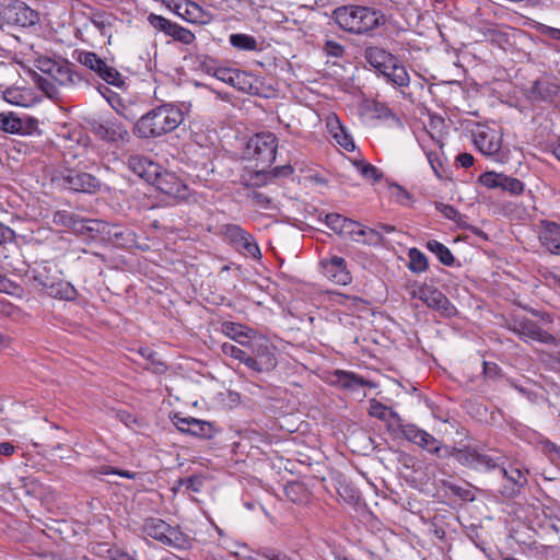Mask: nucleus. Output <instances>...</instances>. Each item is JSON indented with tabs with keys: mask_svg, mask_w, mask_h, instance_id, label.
Returning <instances> with one entry per match:
<instances>
[{
	"mask_svg": "<svg viewBox=\"0 0 560 560\" xmlns=\"http://www.w3.org/2000/svg\"><path fill=\"white\" fill-rule=\"evenodd\" d=\"M221 350H222L223 354L244 363L248 368L247 359H248L249 353H247L245 350H243L230 342H224L221 346Z\"/></svg>",
	"mask_w": 560,
	"mask_h": 560,
	"instance_id": "obj_44",
	"label": "nucleus"
},
{
	"mask_svg": "<svg viewBox=\"0 0 560 560\" xmlns=\"http://www.w3.org/2000/svg\"><path fill=\"white\" fill-rule=\"evenodd\" d=\"M187 430L188 434L202 439H212L217 433L212 422L199 420L196 418H191L190 429Z\"/></svg>",
	"mask_w": 560,
	"mask_h": 560,
	"instance_id": "obj_35",
	"label": "nucleus"
},
{
	"mask_svg": "<svg viewBox=\"0 0 560 560\" xmlns=\"http://www.w3.org/2000/svg\"><path fill=\"white\" fill-rule=\"evenodd\" d=\"M221 330L228 338L244 347H246L249 340L256 335L254 329L234 322H224L221 326Z\"/></svg>",
	"mask_w": 560,
	"mask_h": 560,
	"instance_id": "obj_30",
	"label": "nucleus"
},
{
	"mask_svg": "<svg viewBox=\"0 0 560 560\" xmlns=\"http://www.w3.org/2000/svg\"><path fill=\"white\" fill-rule=\"evenodd\" d=\"M190 421H191V417L182 418V417L175 416L174 419H173V422H174L175 427L180 432H184V433H188L187 429H190Z\"/></svg>",
	"mask_w": 560,
	"mask_h": 560,
	"instance_id": "obj_54",
	"label": "nucleus"
},
{
	"mask_svg": "<svg viewBox=\"0 0 560 560\" xmlns=\"http://www.w3.org/2000/svg\"><path fill=\"white\" fill-rule=\"evenodd\" d=\"M401 433L404 438L425 450L429 453L439 455L442 450V443L438 439H435L432 434L427 432L425 430L420 429L416 424H401L400 425Z\"/></svg>",
	"mask_w": 560,
	"mask_h": 560,
	"instance_id": "obj_16",
	"label": "nucleus"
},
{
	"mask_svg": "<svg viewBox=\"0 0 560 560\" xmlns=\"http://www.w3.org/2000/svg\"><path fill=\"white\" fill-rule=\"evenodd\" d=\"M448 455L453 456L460 465L476 470L490 471L500 466V456L493 457L480 453L476 447H454Z\"/></svg>",
	"mask_w": 560,
	"mask_h": 560,
	"instance_id": "obj_8",
	"label": "nucleus"
},
{
	"mask_svg": "<svg viewBox=\"0 0 560 560\" xmlns=\"http://www.w3.org/2000/svg\"><path fill=\"white\" fill-rule=\"evenodd\" d=\"M336 382L337 384L346 389L355 390L360 387L366 386L370 383L365 381L364 378L358 376L357 374L352 372L347 371H336Z\"/></svg>",
	"mask_w": 560,
	"mask_h": 560,
	"instance_id": "obj_33",
	"label": "nucleus"
},
{
	"mask_svg": "<svg viewBox=\"0 0 560 560\" xmlns=\"http://www.w3.org/2000/svg\"><path fill=\"white\" fill-rule=\"evenodd\" d=\"M78 61L84 67L89 68L93 72L100 70V67L104 66V60L100 58L95 52L82 51L79 54Z\"/></svg>",
	"mask_w": 560,
	"mask_h": 560,
	"instance_id": "obj_42",
	"label": "nucleus"
},
{
	"mask_svg": "<svg viewBox=\"0 0 560 560\" xmlns=\"http://www.w3.org/2000/svg\"><path fill=\"white\" fill-rule=\"evenodd\" d=\"M95 73L107 84L120 88L125 83L120 72L114 67L108 66L105 61L104 66L100 67V70H96Z\"/></svg>",
	"mask_w": 560,
	"mask_h": 560,
	"instance_id": "obj_37",
	"label": "nucleus"
},
{
	"mask_svg": "<svg viewBox=\"0 0 560 560\" xmlns=\"http://www.w3.org/2000/svg\"><path fill=\"white\" fill-rule=\"evenodd\" d=\"M500 459H502V457H500ZM498 468L501 469L503 477L511 483L501 489V494L505 498L516 497L528 482V470L515 466L505 468L502 460H500V466Z\"/></svg>",
	"mask_w": 560,
	"mask_h": 560,
	"instance_id": "obj_20",
	"label": "nucleus"
},
{
	"mask_svg": "<svg viewBox=\"0 0 560 560\" xmlns=\"http://www.w3.org/2000/svg\"><path fill=\"white\" fill-rule=\"evenodd\" d=\"M36 67L42 71L37 80L40 90L50 98L59 93V88L74 83V73L69 65L57 62L50 58H38Z\"/></svg>",
	"mask_w": 560,
	"mask_h": 560,
	"instance_id": "obj_4",
	"label": "nucleus"
},
{
	"mask_svg": "<svg viewBox=\"0 0 560 560\" xmlns=\"http://www.w3.org/2000/svg\"><path fill=\"white\" fill-rule=\"evenodd\" d=\"M250 351L248 354V369L257 373L272 371L277 366V358L273 348L264 336L255 335L246 346Z\"/></svg>",
	"mask_w": 560,
	"mask_h": 560,
	"instance_id": "obj_6",
	"label": "nucleus"
},
{
	"mask_svg": "<svg viewBox=\"0 0 560 560\" xmlns=\"http://www.w3.org/2000/svg\"><path fill=\"white\" fill-rule=\"evenodd\" d=\"M427 158L436 177L443 178L439 170L442 166V163L439 161V159L431 152L427 154Z\"/></svg>",
	"mask_w": 560,
	"mask_h": 560,
	"instance_id": "obj_57",
	"label": "nucleus"
},
{
	"mask_svg": "<svg viewBox=\"0 0 560 560\" xmlns=\"http://www.w3.org/2000/svg\"><path fill=\"white\" fill-rule=\"evenodd\" d=\"M3 100L11 105L28 107L34 102V95L28 89L12 86L3 91Z\"/></svg>",
	"mask_w": 560,
	"mask_h": 560,
	"instance_id": "obj_32",
	"label": "nucleus"
},
{
	"mask_svg": "<svg viewBox=\"0 0 560 560\" xmlns=\"http://www.w3.org/2000/svg\"><path fill=\"white\" fill-rule=\"evenodd\" d=\"M116 468L112 466H101L95 470L97 475H115Z\"/></svg>",
	"mask_w": 560,
	"mask_h": 560,
	"instance_id": "obj_62",
	"label": "nucleus"
},
{
	"mask_svg": "<svg viewBox=\"0 0 560 560\" xmlns=\"http://www.w3.org/2000/svg\"><path fill=\"white\" fill-rule=\"evenodd\" d=\"M119 417H120V420H121V421H122L127 427H130V425H131V423H135V422H136V419H135L131 415H129V413H127V412H122V413H120V415H119Z\"/></svg>",
	"mask_w": 560,
	"mask_h": 560,
	"instance_id": "obj_63",
	"label": "nucleus"
},
{
	"mask_svg": "<svg viewBox=\"0 0 560 560\" xmlns=\"http://www.w3.org/2000/svg\"><path fill=\"white\" fill-rule=\"evenodd\" d=\"M546 34L552 39L560 40V30L555 27H548Z\"/></svg>",
	"mask_w": 560,
	"mask_h": 560,
	"instance_id": "obj_64",
	"label": "nucleus"
},
{
	"mask_svg": "<svg viewBox=\"0 0 560 560\" xmlns=\"http://www.w3.org/2000/svg\"><path fill=\"white\" fill-rule=\"evenodd\" d=\"M54 223L62 226H69L80 233L89 232L92 233L97 231L98 222L93 220H79L75 219L70 212L61 210L54 213Z\"/></svg>",
	"mask_w": 560,
	"mask_h": 560,
	"instance_id": "obj_28",
	"label": "nucleus"
},
{
	"mask_svg": "<svg viewBox=\"0 0 560 560\" xmlns=\"http://www.w3.org/2000/svg\"><path fill=\"white\" fill-rule=\"evenodd\" d=\"M393 189H394L393 195L395 196V198L397 199L398 202L406 203L407 201L410 200L409 192L404 190L400 186L395 185V186H393Z\"/></svg>",
	"mask_w": 560,
	"mask_h": 560,
	"instance_id": "obj_55",
	"label": "nucleus"
},
{
	"mask_svg": "<svg viewBox=\"0 0 560 560\" xmlns=\"http://www.w3.org/2000/svg\"><path fill=\"white\" fill-rule=\"evenodd\" d=\"M342 236L350 238L353 242L363 243V244H378L382 241V235L380 232L363 226L361 223L349 220L346 225V231Z\"/></svg>",
	"mask_w": 560,
	"mask_h": 560,
	"instance_id": "obj_23",
	"label": "nucleus"
},
{
	"mask_svg": "<svg viewBox=\"0 0 560 560\" xmlns=\"http://www.w3.org/2000/svg\"><path fill=\"white\" fill-rule=\"evenodd\" d=\"M320 266L323 275L336 284L347 285L352 280L343 257L331 256L330 258L323 259Z\"/></svg>",
	"mask_w": 560,
	"mask_h": 560,
	"instance_id": "obj_18",
	"label": "nucleus"
},
{
	"mask_svg": "<svg viewBox=\"0 0 560 560\" xmlns=\"http://www.w3.org/2000/svg\"><path fill=\"white\" fill-rule=\"evenodd\" d=\"M98 92L118 115L130 121L137 119L138 112H136L133 104L126 102L122 97L109 90L107 86L100 85Z\"/></svg>",
	"mask_w": 560,
	"mask_h": 560,
	"instance_id": "obj_24",
	"label": "nucleus"
},
{
	"mask_svg": "<svg viewBox=\"0 0 560 560\" xmlns=\"http://www.w3.org/2000/svg\"><path fill=\"white\" fill-rule=\"evenodd\" d=\"M352 164L357 172L368 180L378 182L382 178L380 170L364 160H353Z\"/></svg>",
	"mask_w": 560,
	"mask_h": 560,
	"instance_id": "obj_38",
	"label": "nucleus"
},
{
	"mask_svg": "<svg viewBox=\"0 0 560 560\" xmlns=\"http://www.w3.org/2000/svg\"><path fill=\"white\" fill-rule=\"evenodd\" d=\"M15 453V446L10 442L0 443V454L4 456H11Z\"/></svg>",
	"mask_w": 560,
	"mask_h": 560,
	"instance_id": "obj_59",
	"label": "nucleus"
},
{
	"mask_svg": "<svg viewBox=\"0 0 560 560\" xmlns=\"http://www.w3.org/2000/svg\"><path fill=\"white\" fill-rule=\"evenodd\" d=\"M478 183L488 189H501L511 196H520L525 189L524 183L518 178L494 171L485 172L479 175Z\"/></svg>",
	"mask_w": 560,
	"mask_h": 560,
	"instance_id": "obj_14",
	"label": "nucleus"
},
{
	"mask_svg": "<svg viewBox=\"0 0 560 560\" xmlns=\"http://www.w3.org/2000/svg\"><path fill=\"white\" fill-rule=\"evenodd\" d=\"M544 450L548 454H556L560 458V446L556 445L555 443L547 442L544 446Z\"/></svg>",
	"mask_w": 560,
	"mask_h": 560,
	"instance_id": "obj_60",
	"label": "nucleus"
},
{
	"mask_svg": "<svg viewBox=\"0 0 560 560\" xmlns=\"http://www.w3.org/2000/svg\"><path fill=\"white\" fill-rule=\"evenodd\" d=\"M22 120L12 113H0V129L9 133L22 132Z\"/></svg>",
	"mask_w": 560,
	"mask_h": 560,
	"instance_id": "obj_40",
	"label": "nucleus"
},
{
	"mask_svg": "<svg viewBox=\"0 0 560 560\" xmlns=\"http://www.w3.org/2000/svg\"><path fill=\"white\" fill-rule=\"evenodd\" d=\"M142 530L145 535L160 541L164 546L179 548L184 544L182 533L158 517L145 518Z\"/></svg>",
	"mask_w": 560,
	"mask_h": 560,
	"instance_id": "obj_9",
	"label": "nucleus"
},
{
	"mask_svg": "<svg viewBox=\"0 0 560 560\" xmlns=\"http://www.w3.org/2000/svg\"><path fill=\"white\" fill-rule=\"evenodd\" d=\"M0 14L11 24L30 27L38 23V13L25 2L19 0H3Z\"/></svg>",
	"mask_w": 560,
	"mask_h": 560,
	"instance_id": "obj_10",
	"label": "nucleus"
},
{
	"mask_svg": "<svg viewBox=\"0 0 560 560\" xmlns=\"http://www.w3.org/2000/svg\"><path fill=\"white\" fill-rule=\"evenodd\" d=\"M161 192L184 201L188 200L190 192L188 186L175 173L164 171L160 166V172L150 183Z\"/></svg>",
	"mask_w": 560,
	"mask_h": 560,
	"instance_id": "obj_12",
	"label": "nucleus"
},
{
	"mask_svg": "<svg viewBox=\"0 0 560 560\" xmlns=\"http://www.w3.org/2000/svg\"><path fill=\"white\" fill-rule=\"evenodd\" d=\"M182 110L171 104L158 106L142 115L136 122L135 135L153 139L174 131L183 122Z\"/></svg>",
	"mask_w": 560,
	"mask_h": 560,
	"instance_id": "obj_1",
	"label": "nucleus"
},
{
	"mask_svg": "<svg viewBox=\"0 0 560 560\" xmlns=\"http://www.w3.org/2000/svg\"><path fill=\"white\" fill-rule=\"evenodd\" d=\"M408 268L415 273H422L428 270L429 262L427 256L418 248L412 247L408 250Z\"/></svg>",
	"mask_w": 560,
	"mask_h": 560,
	"instance_id": "obj_36",
	"label": "nucleus"
},
{
	"mask_svg": "<svg viewBox=\"0 0 560 560\" xmlns=\"http://www.w3.org/2000/svg\"><path fill=\"white\" fill-rule=\"evenodd\" d=\"M435 208L448 220H457L458 211L450 205L436 203Z\"/></svg>",
	"mask_w": 560,
	"mask_h": 560,
	"instance_id": "obj_50",
	"label": "nucleus"
},
{
	"mask_svg": "<svg viewBox=\"0 0 560 560\" xmlns=\"http://www.w3.org/2000/svg\"><path fill=\"white\" fill-rule=\"evenodd\" d=\"M177 482L178 487H184L190 492H199L202 487V479L198 476L182 478Z\"/></svg>",
	"mask_w": 560,
	"mask_h": 560,
	"instance_id": "obj_47",
	"label": "nucleus"
},
{
	"mask_svg": "<svg viewBox=\"0 0 560 560\" xmlns=\"http://www.w3.org/2000/svg\"><path fill=\"white\" fill-rule=\"evenodd\" d=\"M63 182L67 188L88 194L95 192L101 186L100 180L95 176L75 171H69L67 175L63 176Z\"/></svg>",
	"mask_w": 560,
	"mask_h": 560,
	"instance_id": "obj_22",
	"label": "nucleus"
},
{
	"mask_svg": "<svg viewBox=\"0 0 560 560\" xmlns=\"http://www.w3.org/2000/svg\"><path fill=\"white\" fill-rule=\"evenodd\" d=\"M225 236L238 248H242L253 258H260L259 246L253 235L243 230L240 225L229 224L224 229Z\"/></svg>",
	"mask_w": 560,
	"mask_h": 560,
	"instance_id": "obj_19",
	"label": "nucleus"
},
{
	"mask_svg": "<svg viewBox=\"0 0 560 560\" xmlns=\"http://www.w3.org/2000/svg\"><path fill=\"white\" fill-rule=\"evenodd\" d=\"M247 198L253 202V205H255L259 208H262V209L271 208V199L260 191L250 190L247 194Z\"/></svg>",
	"mask_w": 560,
	"mask_h": 560,
	"instance_id": "obj_45",
	"label": "nucleus"
},
{
	"mask_svg": "<svg viewBox=\"0 0 560 560\" xmlns=\"http://www.w3.org/2000/svg\"><path fill=\"white\" fill-rule=\"evenodd\" d=\"M521 339L526 342L538 341L541 343H555L556 338L532 320H523L514 325L512 329Z\"/></svg>",
	"mask_w": 560,
	"mask_h": 560,
	"instance_id": "obj_21",
	"label": "nucleus"
},
{
	"mask_svg": "<svg viewBox=\"0 0 560 560\" xmlns=\"http://www.w3.org/2000/svg\"><path fill=\"white\" fill-rule=\"evenodd\" d=\"M229 40L230 44L238 50L254 51L257 49V40L255 37L247 34H232Z\"/></svg>",
	"mask_w": 560,
	"mask_h": 560,
	"instance_id": "obj_39",
	"label": "nucleus"
},
{
	"mask_svg": "<svg viewBox=\"0 0 560 560\" xmlns=\"http://www.w3.org/2000/svg\"><path fill=\"white\" fill-rule=\"evenodd\" d=\"M115 475H117L119 477H122V478H126V479L133 480V479H136L138 474L133 472V471L116 468Z\"/></svg>",
	"mask_w": 560,
	"mask_h": 560,
	"instance_id": "obj_61",
	"label": "nucleus"
},
{
	"mask_svg": "<svg viewBox=\"0 0 560 560\" xmlns=\"http://www.w3.org/2000/svg\"><path fill=\"white\" fill-rule=\"evenodd\" d=\"M471 137L477 150L486 156L497 155L502 147V135L499 130L485 125H477Z\"/></svg>",
	"mask_w": 560,
	"mask_h": 560,
	"instance_id": "obj_13",
	"label": "nucleus"
},
{
	"mask_svg": "<svg viewBox=\"0 0 560 560\" xmlns=\"http://www.w3.org/2000/svg\"><path fill=\"white\" fill-rule=\"evenodd\" d=\"M214 77L228 84H238L240 83V77H244V71H241L238 69H232V68H218L214 71Z\"/></svg>",
	"mask_w": 560,
	"mask_h": 560,
	"instance_id": "obj_41",
	"label": "nucleus"
},
{
	"mask_svg": "<svg viewBox=\"0 0 560 560\" xmlns=\"http://www.w3.org/2000/svg\"><path fill=\"white\" fill-rule=\"evenodd\" d=\"M428 307L441 312L445 316H451L455 312L454 305L440 290L432 287L425 288L421 300Z\"/></svg>",
	"mask_w": 560,
	"mask_h": 560,
	"instance_id": "obj_27",
	"label": "nucleus"
},
{
	"mask_svg": "<svg viewBox=\"0 0 560 560\" xmlns=\"http://www.w3.org/2000/svg\"><path fill=\"white\" fill-rule=\"evenodd\" d=\"M15 237L14 231L0 222V245L12 242Z\"/></svg>",
	"mask_w": 560,
	"mask_h": 560,
	"instance_id": "obj_51",
	"label": "nucleus"
},
{
	"mask_svg": "<svg viewBox=\"0 0 560 560\" xmlns=\"http://www.w3.org/2000/svg\"><path fill=\"white\" fill-rule=\"evenodd\" d=\"M335 22L345 31L363 34L373 31L384 23V15L372 8L345 5L332 12Z\"/></svg>",
	"mask_w": 560,
	"mask_h": 560,
	"instance_id": "obj_2",
	"label": "nucleus"
},
{
	"mask_svg": "<svg viewBox=\"0 0 560 560\" xmlns=\"http://www.w3.org/2000/svg\"><path fill=\"white\" fill-rule=\"evenodd\" d=\"M93 131L100 139L115 148H122L130 141V133L127 127L115 118H107L95 122Z\"/></svg>",
	"mask_w": 560,
	"mask_h": 560,
	"instance_id": "obj_11",
	"label": "nucleus"
},
{
	"mask_svg": "<svg viewBox=\"0 0 560 560\" xmlns=\"http://www.w3.org/2000/svg\"><path fill=\"white\" fill-rule=\"evenodd\" d=\"M277 137L272 132H260L252 137L247 143L248 154L257 161L258 166H270L276 160Z\"/></svg>",
	"mask_w": 560,
	"mask_h": 560,
	"instance_id": "obj_7",
	"label": "nucleus"
},
{
	"mask_svg": "<svg viewBox=\"0 0 560 560\" xmlns=\"http://www.w3.org/2000/svg\"><path fill=\"white\" fill-rule=\"evenodd\" d=\"M366 61L396 88H407L410 77L406 67L393 54L382 47L371 46L364 51Z\"/></svg>",
	"mask_w": 560,
	"mask_h": 560,
	"instance_id": "obj_3",
	"label": "nucleus"
},
{
	"mask_svg": "<svg viewBox=\"0 0 560 560\" xmlns=\"http://www.w3.org/2000/svg\"><path fill=\"white\" fill-rule=\"evenodd\" d=\"M260 556L267 560H284L287 553L276 549H265L260 551Z\"/></svg>",
	"mask_w": 560,
	"mask_h": 560,
	"instance_id": "obj_53",
	"label": "nucleus"
},
{
	"mask_svg": "<svg viewBox=\"0 0 560 560\" xmlns=\"http://www.w3.org/2000/svg\"><path fill=\"white\" fill-rule=\"evenodd\" d=\"M128 168L149 184L160 172L158 163L142 155H130L127 161Z\"/></svg>",
	"mask_w": 560,
	"mask_h": 560,
	"instance_id": "obj_26",
	"label": "nucleus"
},
{
	"mask_svg": "<svg viewBox=\"0 0 560 560\" xmlns=\"http://www.w3.org/2000/svg\"><path fill=\"white\" fill-rule=\"evenodd\" d=\"M457 161L462 167L468 168V167L472 166V164H474V156L470 153H466V152L460 153L457 156Z\"/></svg>",
	"mask_w": 560,
	"mask_h": 560,
	"instance_id": "obj_58",
	"label": "nucleus"
},
{
	"mask_svg": "<svg viewBox=\"0 0 560 560\" xmlns=\"http://www.w3.org/2000/svg\"><path fill=\"white\" fill-rule=\"evenodd\" d=\"M425 247L432 254L436 256L441 264L445 266H452L454 264V256L450 248L436 240H430L427 242Z\"/></svg>",
	"mask_w": 560,
	"mask_h": 560,
	"instance_id": "obj_34",
	"label": "nucleus"
},
{
	"mask_svg": "<svg viewBox=\"0 0 560 560\" xmlns=\"http://www.w3.org/2000/svg\"><path fill=\"white\" fill-rule=\"evenodd\" d=\"M532 94L544 102L560 106V86L549 81H535L530 88Z\"/></svg>",
	"mask_w": 560,
	"mask_h": 560,
	"instance_id": "obj_29",
	"label": "nucleus"
},
{
	"mask_svg": "<svg viewBox=\"0 0 560 560\" xmlns=\"http://www.w3.org/2000/svg\"><path fill=\"white\" fill-rule=\"evenodd\" d=\"M350 219L338 214V213H329L326 215L325 222L329 229H331L335 233L339 235H343L346 231V225Z\"/></svg>",
	"mask_w": 560,
	"mask_h": 560,
	"instance_id": "obj_43",
	"label": "nucleus"
},
{
	"mask_svg": "<svg viewBox=\"0 0 560 560\" xmlns=\"http://www.w3.org/2000/svg\"><path fill=\"white\" fill-rule=\"evenodd\" d=\"M91 22L95 26V28L100 31L102 35H107V28L109 24L103 16H95L94 19H92Z\"/></svg>",
	"mask_w": 560,
	"mask_h": 560,
	"instance_id": "obj_56",
	"label": "nucleus"
},
{
	"mask_svg": "<svg viewBox=\"0 0 560 560\" xmlns=\"http://www.w3.org/2000/svg\"><path fill=\"white\" fill-rule=\"evenodd\" d=\"M326 128L328 133L340 147L349 152L354 151L355 144L353 138L347 128L341 124L337 115L331 114L326 118Z\"/></svg>",
	"mask_w": 560,
	"mask_h": 560,
	"instance_id": "obj_25",
	"label": "nucleus"
},
{
	"mask_svg": "<svg viewBox=\"0 0 560 560\" xmlns=\"http://www.w3.org/2000/svg\"><path fill=\"white\" fill-rule=\"evenodd\" d=\"M325 51L328 56L341 57L345 52V48L335 40H327L325 44Z\"/></svg>",
	"mask_w": 560,
	"mask_h": 560,
	"instance_id": "obj_49",
	"label": "nucleus"
},
{
	"mask_svg": "<svg viewBox=\"0 0 560 560\" xmlns=\"http://www.w3.org/2000/svg\"><path fill=\"white\" fill-rule=\"evenodd\" d=\"M59 270L50 266H40L32 269V277L37 287L46 292L47 295L65 301H74L77 299V289L59 276Z\"/></svg>",
	"mask_w": 560,
	"mask_h": 560,
	"instance_id": "obj_5",
	"label": "nucleus"
},
{
	"mask_svg": "<svg viewBox=\"0 0 560 560\" xmlns=\"http://www.w3.org/2000/svg\"><path fill=\"white\" fill-rule=\"evenodd\" d=\"M539 238L550 253L560 255V224L545 222Z\"/></svg>",
	"mask_w": 560,
	"mask_h": 560,
	"instance_id": "obj_31",
	"label": "nucleus"
},
{
	"mask_svg": "<svg viewBox=\"0 0 560 560\" xmlns=\"http://www.w3.org/2000/svg\"><path fill=\"white\" fill-rule=\"evenodd\" d=\"M253 79H254L253 75H250L244 71V77H242V78L240 77V83L231 84V85L241 91L249 92L252 90V80Z\"/></svg>",
	"mask_w": 560,
	"mask_h": 560,
	"instance_id": "obj_52",
	"label": "nucleus"
},
{
	"mask_svg": "<svg viewBox=\"0 0 560 560\" xmlns=\"http://www.w3.org/2000/svg\"><path fill=\"white\" fill-rule=\"evenodd\" d=\"M425 284H421L418 282H409L406 285V292L411 299L421 300V298L423 296V292H425Z\"/></svg>",
	"mask_w": 560,
	"mask_h": 560,
	"instance_id": "obj_48",
	"label": "nucleus"
},
{
	"mask_svg": "<svg viewBox=\"0 0 560 560\" xmlns=\"http://www.w3.org/2000/svg\"><path fill=\"white\" fill-rule=\"evenodd\" d=\"M369 413L380 420H385L389 413L393 415L388 407L377 400H372L370 402Z\"/></svg>",
	"mask_w": 560,
	"mask_h": 560,
	"instance_id": "obj_46",
	"label": "nucleus"
},
{
	"mask_svg": "<svg viewBox=\"0 0 560 560\" xmlns=\"http://www.w3.org/2000/svg\"><path fill=\"white\" fill-rule=\"evenodd\" d=\"M148 22L155 30L163 32L165 35L171 36L174 40L182 44L190 45L196 40L195 34L190 30L162 15L150 13L148 15Z\"/></svg>",
	"mask_w": 560,
	"mask_h": 560,
	"instance_id": "obj_15",
	"label": "nucleus"
},
{
	"mask_svg": "<svg viewBox=\"0 0 560 560\" xmlns=\"http://www.w3.org/2000/svg\"><path fill=\"white\" fill-rule=\"evenodd\" d=\"M173 11L177 16L191 24L207 25L213 20L211 12L190 0L176 2Z\"/></svg>",
	"mask_w": 560,
	"mask_h": 560,
	"instance_id": "obj_17",
	"label": "nucleus"
}]
</instances>
